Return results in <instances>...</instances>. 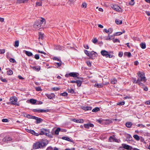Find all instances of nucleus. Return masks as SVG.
I'll use <instances>...</instances> for the list:
<instances>
[{
  "label": "nucleus",
  "mask_w": 150,
  "mask_h": 150,
  "mask_svg": "<svg viewBox=\"0 0 150 150\" xmlns=\"http://www.w3.org/2000/svg\"><path fill=\"white\" fill-rule=\"evenodd\" d=\"M137 75L139 86L140 87L143 86L144 83L146 81V79L144 73L139 71L137 73Z\"/></svg>",
  "instance_id": "obj_1"
},
{
  "label": "nucleus",
  "mask_w": 150,
  "mask_h": 150,
  "mask_svg": "<svg viewBox=\"0 0 150 150\" xmlns=\"http://www.w3.org/2000/svg\"><path fill=\"white\" fill-rule=\"evenodd\" d=\"M48 142L47 141L42 140L38 141L33 144V147L34 149H37L39 148L43 149L48 144Z\"/></svg>",
  "instance_id": "obj_2"
},
{
  "label": "nucleus",
  "mask_w": 150,
  "mask_h": 150,
  "mask_svg": "<svg viewBox=\"0 0 150 150\" xmlns=\"http://www.w3.org/2000/svg\"><path fill=\"white\" fill-rule=\"evenodd\" d=\"M45 19L42 18L41 19L36 21L33 27L35 28H38L43 27V24H44L45 23Z\"/></svg>",
  "instance_id": "obj_3"
},
{
  "label": "nucleus",
  "mask_w": 150,
  "mask_h": 150,
  "mask_svg": "<svg viewBox=\"0 0 150 150\" xmlns=\"http://www.w3.org/2000/svg\"><path fill=\"white\" fill-rule=\"evenodd\" d=\"M100 53L103 56L107 58H111L114 57L113 55L109 54L107 51L105 50H102L101 51Z\"/></svg>",
  "instance_id": "obj_4"
},
{
  "label": "nucleus",
  "mask_w": 150,
  "mask_h": 150,
  "mask_svg": "<svg viewBox=\"0 0 150 150\" xmlns=\"http://www.w3.org/2000/svg\"><path fill=\"white\" fill-rule=\"evenodd\" d=\"M17 98L15 96L12 97L10 98V101L11 104L19 106V103H17Z\"/></svg>",
  "instance_id": "obj_5"
},
{
  "label": "nucleus",
  "mask_w": 150,
  "mask_h": 150,
  "mask_svg": "<svg viewBox=\"0 0 150 150\" xmlns=\"http://www.w3.org/2000/svg\"><path fill=\"white\" fill-rule=\"evenodd\" d=\"M84 52L85 54L90 58L92 57L93 55H94L95 56H96L97 54L96 52L93 51L89 52L87 50H84Z\"/></svg>",
  "instance_id": "obj_6"
},
{
  "label": "nucleus",
  "mask_w": 150,
  "mask_h": 150,
  "mask_svg": "<svg viewBox=\"0 0 150 150\" xmlns=\"http://www.w3.org/2000/svg\"><path fill=\"white\" fill-rule=\"evenodd\" d=\"M49 133L50 132L48 129H43L41 131L40 133L39 134L41 135L44 134L47 136H48L50 135Z\"/></svg>",
  "instance_id": "obj_7"
},
{
  "label": "nucleus",
  "mask_w": 150,
  "mask_h": 150,
  "mask_svg": "<svg viewBox=\"0 0 150 150\" xmlns=\"http://www.w3.org/2000/svg\"><path fill=\"white\" fill-rule=\"evenodd\" d=\"M112 8L118 12H120L121 11V9L117 5H113Z\"/></svg>",
  "instance_id": "obj_8"
},
{
  "label": "nucleus",
  "mask_w": 150,
  "mask_h": 150,
  "mask_svg": "<svg viewBox=\"0 0 150 150\" xmlns=\"http://www.w3.org/2000/svg\"><path fill=\"white\" fill-rule=\"evenodd\" d=\"M122 146L123 148L127 150H131L132 149V147L131 146L126 144H122Z\"/></svg>",
  "instance_id": "obj_9"
},
{
  "label": "nucleus",
  "mask_w": 150,
  "mask_h": 150,
  "mask_svg": "<svg viewBox=\"0 0 150 150\" xmlns=\"http://www.w3.org/2000/svg\"><path fill=\"white\" fill-rule=\"evenodd\" d=\"M84 126L86 129H89L90 127H93L94 125L93 124L89 122L87 124H84Z\"/></svg>",
  "instance_id": "obj_10"
},
{
  "label": "nucleus",
  "mask_w": 150,
  "mask_h": 150,
  "mask_svg": "<svg viewBox=\"0 0 150 150\" xmlns=\"http://www.w3.org/2000/svg\"><path fill=\"white\" fill-rule=\"evenodd\" d=\"M79 74L76 72H71L69 73V76L74 78H77L79 79V78L78 77Z\"/></svg>",
  "instance_id": "obj_11"
},
{
  "label": "nucleus",
  "mask_w": 150,
  "mask_h": 150,
  "mask_svg": "<svg viewBox=\"0 0 150 150\" xmlns=\"http://www.w3.org/2000/svg\"><path fill=\"white\" fill-rule=\"evenodd\" d=\"M26 131L27 132L30 133L33 135H34L36 136H38L39 134L37 133H36L33 130H30L29 129H26Z\"/></svg>",
  "instance_id": "obj_12"
},
{
  "label": "nucleus",
  "mask_w": 150,
  "mask_h": 150,
  "mask_svg": "<svg viewBox=\"0 0 150 150\" xmlns=\"http://www.w3.org/2000/svg\"><path fill=\"white\" fill-rule=\"evenodd\" d=\"M33 111L34 112H47L48 111V110H44L43 109H33Z\"/></svg>",
  "instance_id": "obj_13"
},
{
  "label": "nucleus",
  "mask_w": 150,
  "mask_h": 150,
  "mask_svg": "<svg viewBox=\"0 0 150 150\" xmlns=\"http://www.w3.org/2000/svg\"><path fill=\"white\" fill-rule=\"evenodd\" d=\"M12 138L11 137H6L3 139V141L7 142L8 141H10L12 140Z\"/></svg>",
  "instance_id": "obj_14"
},
{
  "label": "nucleus",
  "mask_w": 150,
  "mask_h": 150,
  "mask_svg": "<svg viewBox=\"0 0 150 150\" xmlns=\"http://www.w3.org/2000/svg\"><path fill=\"white\" fill-rule=\"evenodd\" d=\"M113 30L111 28H109L108 30L106 29H104L103 31L106 33H108V34L110 35L111 34L112 31Z\"/></svg>",
  "instance_id": "obj_15"
},
{
  "label": "nucleus",
  "mask_w": 150,
  "mask_h": 150,
  "mask_svg": "<svg viewBox=\"0 0 150 150\" xmlns=\"http://www.w3.org/2000/svg\"><path fill=\"white\" fill-rule=\"evenodd\" d=\"M45 95L50 99H52L54 97L55 95L54 94L52 93L51 94H46Z\"/></svg>",
  "instance_id": "obj_16"
},
{
  "label": "nucleus",
  "mask_w": 150,
  "mask_h": 150,
  "mask_svg": "<svg viewBox=\"0 0 150 150\" xmlns=\"http://www.w3.org/2000/svg\"><path fill=\"white\" fill-rule=\"evenodd\" d=\"M79 79V80L78 81L77 83V85L78 87H79L81 85L82 82L83 80V79L81 78H80Z\"/></svg>",
  "instance_id": "obj_17"
},
{
  "label": "nucleus",
  "mask_w": 150,
  "mask_h": 150,
  "mask_svg": "<svg viewBox=\"0 0 150 150\" xmlns=\"http://www.w3.org/2000/svg\"><path fill=\"white\" fill-rule=\"evenodd\" d=\"M28 0H17L16 3L17 4H21L27 3Z\"/></svg>",
  "instance_id": "obj_18"
},
{
  "label": "nucleus",
  "mask_w": 150,
  "mask_h": 150,
  "mask_svg": "<svg viewBox=\"0 0 150 150\" xmlns=\"http://www.w3.org/2000/svg\"><path fill=\"white\" fill-rule=\"evenodd\" d=\"M73 121L78 123H83L84 122V120L82 119L76 120L75 119H73Z\"/></svg>",
  "instance_id": "obj_19"
},
{
  "label": "nucleus",
  "mask_w": 150,
  "mask_h": 150,
  "mask_svg": "<svg viewBox=\"0 0 150 150\" xmlns=\"http://www.w3.org/2000/svg\"><path fill=\"white\" fill-rule=\"evenodd\" d=\"M24 51L25 54L28 56L30 57L33 55L32 53L30 52L25 50H24Z\"/></svg>",
  "instance_id": "obj_20"
},
{
  "label": "nucleus",
  "mask_w": 150,
  "mask_h": 150,
  "mask_svg": "<svg viewBox=\"0 0 150 150\" xmlns=\"http://www.w3.org/2000/svg\"><path fill=\"white\" fill-rule=\"evenodd\" d=\"M32 68L33 70L38 71H40V67L39 66L32 67Z\"/></svg>",
  "instance_id": "obj_21"
},
{
  "label": "nucleus",
  "mask_w": 150,
  "mask_h": 150,
  "mask_svg": "<svg viewBox=\"0 0 150 150\" xmlns=\"http://www.w3.org/2000/svg\"><path fill=\"white\" fill-rule=\"evenodd\" d=\"M103 84L101 83L98 84L96 83L94 85V87H96L97 88H100L103 87Z\"/></svg>",
  "instance_id": "obj_22"
},
{
  "label": "nucleus",
  "mask_w": 150,
  "mask_h": 150,
  "mask_svg": "<svg viewBox=\"0 0 150 150\" xmlns=\"http://www.w3.org/2000/svg\"><path fill=\"white\" fill-rule=\"evenodd\" d=\"M116 138L114 136H111L109 138V141L110 142H115V139Z\"/></svg>",
  "instance_id": "obj_23"
},
{
  "label": "nucleus",
  "mask_w": 150,
  "mask_h": 150,
  "mask_svg": "<svg viewBox=\"0 0 150 150\" xmlns=\"http://www.w3.org/2000/svg\"><path fill=\"white\" fill-rule=\"evenodd\" d=\"M62 139L65 140H66L68 141L69 142H72V141L71 140L69 137H62Z\"/></svg>",
  "instance_id": "obj_24"
},
{
  "label": "nucleus",
  "mask_w": 150,
  "mask_h": 150,
  "mask_svg": "<svg viewBox=\"0 0 150 150\" xmlns=\"http://www.w3.org/2000/svg\"><path fill=\"white\" fill-rule=\"evenodd\" d=\"M125 32V31L124 30H123L122 32H117L115 33L114 34V35L115 36H117V35H120L121 34H122L123 33H124Z\"/></svg>",
  "instance_id": "obj_25"
},
{
  "label": "nucleus",
  "mask_w": 150,
  "mask_h": 150,
  "mask_svg": "<svg viewBox=\"0 0 150 150\" xmlns=\"http://www.w3.org/2000/svg\"><path fill=\"white\" fill-rule=\"evenodd\" d=\"M83 109L86 111L90 110L92 109V108L91 107L86 106L83 107Z\"/></svg>",
  "instance_id": "obj_26"
},
{
  "label": "nucleus",
  "mask_w": 150,
  "mask_h": 150,
  "mask_svg": "<svg viewBox=\"0 0 150 150\" xmlns=\"http://www.w3.org/2000/svg\"><path fill=\"white\" fill-rule=\"evenodd\" d=\"M39 37L38 38V39L40 40H42L43 38V34L42 33H41V32H40L39 34Z\"/></svg>",
  "instance_id": "obj_27"
},
{
  "label": "nucleus",
  "mask_w": 150,
  "mask_h": 150,
  "mask_svg": "<svg viewBox=\"0 0 150 150\" xmlns=\"http://www.w3.org/2000/svg\"><path fill=\"white\" fill-rule=\"evenodd\" d=\"M132 125V124L131 122H127L126 123V126L128 128L130 127Z\"/></svg>",
  "instance_id": "obj_28"
},
{
  "label": "nucleus",
  "mask_w": 150,
  "mask_h": 150,
  "mask_svg": "<svg viewBox=\"0 0 150 150\" xmlns=\"http://www.w3.org/2000/svg\"><path fill=\"white\" fill-rule=\"evenodd\" d=\"M37 100L34 99H30V102L33 104H35Z\"/></svg>",
  "instance_id": "obj_29"
},
{
  "label": "nucleus",
  "mask_w": 150,
  "mask_h": 150,
  "mask_svg": "<svg viewBox=\"0 0 150 150\" xmlns=\"http://www.w3.org/2000/svg\"><path fill=\"white\" fill-rule=\"evenodd\" d=\"M100 110V109L98 107H96L94 109H93L92 111L93 112H96Z\"/></svg>",
  "instance_id": "obj_30"
},
{
  "label": "nucleus",
  "mask_w": 150,
  "mask_h": 150,
  "mask_svg": "<svg viewBox=\"0 0 150 150\" xmlns=\"http://www.w3.org/2000/svg\"><path fill=\"white\" fill-rule=\"evenodd\" d=\"M37 118L36 120V123H37V124L39 123H40L42 121V120L41 118H38V117H37Z\"/></svg>",
  "instance_id": "obj_31"
},
{
  "label": "nucleus",
  "mask_w": 150,
  "mask_h": 150,
  "mask_svg": "<svg viewBox=\"0 0 150 150\" xmlns=\"http://www.w3.org/2000/svg\"><path fill=\"white\" fill-rule=\"evenodd\" d=\"M117 81L116 79L114 78L111 79V83L112 84H115L116 83Z\"/></svg>",
  "instance_id": "obj_32"
},
{
  "label": "nucleus",
  "mask_w": 150,
  "mask_h": 150,
  "mask_svg": "<svg viewBox=\"0 0 150 150\" xmlns=\"http://www.w3.org/2000/svg\"><path fill=\"white\" fill-rule=\"evenodd\" d=\"M60 130V129L59 128H58L55 131V134L58 135L59 132Z\"/></svg>",
  "instance_id": "obj_33"
},
{
  "label": "nucleus",
  "mask_w": 150,
  "mask_h": 150,
  "mask_svg": "<svg viewBox=\"0 0 150 150\" xmlns=\"http://www.w3.org/2000/svg\"><path fill=\"white\" fill-rule=\"evenodd\" d=\"M13 74V72L11 70H10L7 71V74L8 75H11Z\"/></svg>",
  "instance_id": "obj_34"
},
{
  "label": "nucleus",
  "mask_w": 150,
  "mask_h": 150,
  "mask_svg": "<svg viewBox=\"0 0 150 150\" xmlns=\"http://www.w3.org/2000/svg\"><path fill=\"white\" fill-rule=\"evenodd\" d=\"M140 46L143 49H144L146 47V45L145 43H142L140 44Z\"/></svg>",
  "instance_id": "obj_35"
},
{
  "label": "nucleus",
  "mask_w": 150,
  "mask_h": 150,
  "mask_svg": "<svg viewBox=\"0 0 150 150\" xmlns=\"http://www.w3.org/2000/svg\"><path fill=\"white\" fill-rule=\"evenodd\" d=\"M124 55L125 56H127L128 57H130L131 55V53L130 52H126L124 53Z\"/></svg>",
  "instance_id": "obj_36"
},
{
  "label": "nucleus",
  "mask_w": 150,
  "mask_h": 150,
  "mask_svg": "<svg viewBox=\"0 0 150 150\" xmlns=\"http://www.w3.org/2000/svg\"><path fill=\"white\" fill-rule=\"evenodd\" d=\"M134 138L137 141H138L139 139V136L136 134L134 135L133 136Z\"/></svg>",
  "instance_id": "obj_37"
},
{
  "label": "nucleus",
  "mask_w": 150,
  "mask_h": 150,
  "mask_svg": "<svg viewBox=\"0 0 150 150\" xmlns=\"http://www.w3.org/2000/svg\"><path fill=\"white\" fill-rule=\"evenodd\" d=\"M67 91L68 92V93H73L74 92V90L72 89H68Z\"/></svg>",
  "instance_id": "obj_38"
},
{
  "label": "nucleus",
  "mask_w": 150,
  "mask_h": 150,
  "mask_svg": "<svg viewBox=\"0 0 150 150\" xmlns=\"http://www.w3.org/2000/svg\"><path fill=\"white\" fill-rule=\"evenodd\" d=\"M133 83H137L139 85V82L138 81V79L137 80L135 78H133Z\"/></svg>",
  "instance_id": "obj_39"
},
{
  "label": "nucleus",
  "mask_w": 150,
  "mask_h": 150,
  "mask_svg": "<svg viewBox=\"0 0 150 150\" xmlns=\"http://www.w3.org/2000/svg\"><path fill=\"white\" fill-rule=\"evenodd\" d=\"M19 46V41H16L15 43L14 46L15 47H17Z\"/></svg>",
  "instance_id": "obj_40"
},
{
  "label": "nucleus",
  "mask_w": 150,
  "mask_h": 150,
  "mask_svg": "<svg viewBox=\"0 0 150 150\" xmlns=\"http://www.w3.org/2000/svg\"><path fill=\"white\" fill-rule=\"evenodd\" d=\"M115 22L117 24H121L122 23V21H118L117 20H115Z\"/></svg>",
  "instance_id": "obj_41"
},
{
  "label": "nucleus",
  "mask_w": 150,
  "mask_h": 150,
  "mask_svg": "<svg viewBox=\"0 0 150 150\" xmlns=\"http://www.w3.org/2000/svg\"><path fill=\"white\" fill-rule=\"evenodd\" d=\"M87 4H86L85 3H83L82 4L81 7L82 8H86V7Z\"/></svg>",
  "instance_id": "obj_42"
},
{
  "label": "nucleus",
  "mask_w": 150,
  "mask_h": 150,
  "mask_svg": "<svg viewBox=\"0 0 150 150\" xmlns=\"http://www.w3.org/2000/svg\"><path fill=\"white\" fill-rule=\"evenodd\" d=\"M142 88L143 89V90L145 91H147L148 90V88L147 87L144 86V85L143 86H142Z\"/></svg>",
  "instance_id": "obj_43"
},
{
  "label": "nucleus",
  "mask_w": 150,
  "mask_h": 150,
  "mask_svg": "<svg viewBox=\"0 0 150 150\" xmlns=\"http://www.w3.org/2000/svg\"><path fill=\"white\" fill-rule=\"evenodd\" d=\"M92 42L94 43H96L98 42V40L96 38H95L92 40Z\"/></svg>",
  "instance_id": "obj_44"
},
{
  "label": "nucleus",
  "mask_w": 150,
  "mask_h": 150,
  "mask_svg": "<svg viewBox=\"0 0 150 150\" xmlns=\"http://www.w3.org/2000/svg\"><path fill=\"white\" fill-rule=\"evenodd\" d=\"M35 89L37 91H40L42 90L40 86H38L35 88Z\"/></svg>",
  "instance_id": "obj_45"
},
{
  "label": "nucleus",
  "mask_w": 150,
  "mask_h": 150,
  "mask_svg": "<svg viewBox=\"0 0 150 150\" xmlns=\"http://www.w3.org/2000/svg\"><path fill=\"white\" fill-rule=\"evenodd\" d=\"M125 104L124 102H120L117 104V105H123Z\"/></svg>",
  "instance_id": "obj_46"
},
{
  "label": "nucleus",
  "mask_w": 150,
  "mask_h": 150,
  "mask_svg": "<svg viewBox=\"0 0 150 150\" xmlns=\"http://www.w3.org/2000/svg\"><path fill=\"white\" fill-rule=\"evenodd\" d=\"M60 95L64 96H67L68 95V94L67 93L64 92L63 93L61 94Z\"/></svg>",
  "instance_id": "obj_47"
},
{
  "label": "nucleus",
  "mask_w": 150,
  "mask_h": 150,
  "mask_svg": "<svg viewBox=\"0 0 150 150\" xmlns=\"http://www.w3.org/2000/svg\"><path fill=\"white\" fill-rule=\"evenodd\" d=\"M39 55L38 54H36L34 57V58L36 59H39Z\"/></svg>",
  "instance_id": "obj_48"
},
{
  "label": "nucleus",
  "mask_w": 150,
  "mask_h": 150,
  "mask_svg": "<svg viewBox=\"0 0 150 150\" xmlns=\"http://www.w3.org/2000/svg\"><path fill=\"white\" fill-rule=\"evenodd\" d=\"M2 121L3 122H8V120L7 119H3L2 120Z\"/></svg>",
  "instance_id": "obj_49"
},
{
  "label": "nucleus",
  "mask_w": 150,
  "mask_h": 150,
  "mask_svg": "<svg viewBox=\"0 0 150 150\" xmlns=\"http://www.w3.org/2000/svg\"><path fill=\"white\" fill-rule=\"evenodd\" d=\"M112 39V38H111V37H110V35L108 34V36L106 38V40H110Z\"/></svg>",
  "instance_id": "obj_50"
},
{
  "label": "nucleus",
  "mask_w": 150,
  "mask_h": 150,
  "mask_svg": "<svg viewBox=\"0 0 150 150\" xmlns=\"http://www.w3.org/2000/svg\"><path fill=\"white\" fill-rule=\"evenodd\" d=\"M5 50L4 49H0V54H2L4 53Z\"/></svg>",
  "instance_id": "obj_51"
},
{
  "label": "nucleus",
  "mask_w": 150,
  "mask_h": 150,
  "mask_svg": "<svg viewBox=\"0 0 150 150\" xmlns=\"http://www.w3.org/2000/svg\"><path fill=\"white\" fill-rule=\"evenodd\" d=\"M86 63L88 67H90L91 66V63L89 61L86 62Z\"/></svg>",
  "instance_id": "obj_52"
},
{
  "label": "nucleus",
  "mask_w": 150,
  "mask_h": 150,
  "mask_svg": "<svg viewBox=\"0 0 150 150\" xmlns=\"http://www.w3.org/2000/svg\"><path fill=\"white\" fill-rule=\"evenodd\" d=\"M9 61L10 62L13 63H14L16 62L15 60L13 58H11L10 59Z\"/></svg>",
  "instance_id": "obj_53"
},
{
  "label": "nucleus",
  "mask_w": 150,
  "mask_h": 150,
  "mask_svg": "<svg viewBox=\"0 0 150 150\" xmlns=\"http://www.w3.org/2000/svg\"><path fill=\"white\" fill-rule=\"evenodd\" d=\"M46 150H53V148L51 146H50L47 148Z\"/></svg>",
  "instance_id": "obj_54"
},
{
  "label": "nucleus",
  "mask_w": 150,
  "mask_h": 150,
  "mask_svg": "<svg viewBox=\"0 0 150 150\" xmlns=\"http://www.w3.org/2000/svg\"><path fill=\"white\" fill-rule=\"evenodd\" d=\"M113 41L114 43H115V42H120V40L117 39H116L115 40H114Z\"/></svg>",
  "instance_id": "obj_55"
},
{
  "label": "nucleus",
  "mask_w": 150,
  "mask_h": 150,
  "mask_svg": "<svg viewBox=\"0 0 150 150\" xmlns=\"http://www.w3.org/2000/svg\"><path fill=\"white\" fill-rule=\"evenodd\" d=\"M0 79L3 82H7L6 80L5 79H3L2 78Z\"/></svg>",
  "instance_id": "obj_56"
},
{
  "label": "nucleus",
  "mask_w": 150,
  "mask_h": 150,
  "mask_svg": "<svg viewBox=\"0 0 150 150\" xmlns=\"http://www.w3.org/2000/svg\"><path fill=\"white\" fill-rule=\"evenodd\" d=\"M38 52L39 53H42V54H43L44 55H47V54L44 52H42V51H41L40 50H38Z\"/></svg>",
  "instance_id": "obj_57"
},
{
  "label": "nucleus",
  "mask_w": 150,
  "mask_h": 150,
  "mask_svg": "<svg viewBox=\"0 0 150 150\" xmlns=\"http://www.w3.org/2000/svg\"><path fill=\"white\" fill-rule=\"evenodd\" d=\"M53 59L54 60H56L58 61H59L61 62H62L57 57H54Z\"/></svg>",
  "instance_id": "obj_58"
},
{
  "label": "nucleus",
  "mask_w": 150,
  "mask_h": 150,
  "mask_svg": "<svg viewBox=\"0 0 150 150\" xmlns=\"http://www.w3.org/2000/svg\"><path fill=\"white\" fill-rule=\"evenodd\" d=\"M78 80H76V81H70V82L71 83H77V81Z\"/></svg>",
  "instance_id": "obj_59"
},
{
  "label": "nucleus",
  "mask_w": 150,
  "mask_h": 150,
  "mask_svg": "<svg viewBox=\"0 0 150 150\" xmlns=\"http://www.w3.org/2000/svg\"><path fill=\"white\" fill-rule=\"evenodd\" d=\"M137 126V127H145V125H143L142 124H138Z\"/></svg>",
  "instance_id": "obj_60"
},
{
  "label": "nucleus",
  "mask_w": 150,
  "mask_h": 150,
  "mask_svg": "<svg viewBox=\"0 0 150 150\" xmlns=\"http://www.w3.org/2000/svg\"><path fill=\"white\" fill-rule=\"evenodd\" d=\"M145 104L146 105H150V100L146 101L145 102Z\"/></svg>",
  "instance_id": "obj_61"
},
{
  "label": "nucleus",
  "mask_w": 150,
  "mask_h": 150,
  "mask_svg": "<svg viewBox=\"0 0 150 150\" xmlns=\"http://www.w3.org/2000/svg\"><path fill=\"white\" fill-rule=\"evenodd\" d=\"M62 62H60L56 63V64L58 65V67H60V66H61V64H62Z\"/></svg>",
  "instance_id": "obj_62"
},
{
  "label": "nucleus",
  "mask_w": 150,
  "mask_h": 150,
  "mask_svg": "<svg viewBox=\"0 0 150 150\" xmlns=\"http://www.w3.org/2000/svg\"><path fill=\"white\" fill-rule=\"evenodd\" d=\"M123 55V53L122 52H119V56L121 57Z\"/></svg>",
  "instance_id": "obj_63"
},
{
  "label": "nucleus",
  "mask_w": 150,
  "mask_h": 150,
  "mask_svg": "<svg viewBox=\"0 0 150 150\" xmlns=\"http://www.w3.org/2000/svg\"><path fill=\"white\" fill-rule=\"evenodd\" d=\"M105 123L106 124H109L110 123V121L109 120H106L105 121Z\"/></svg>",
  "instance_id": "obj_64"
}]
</instances>
